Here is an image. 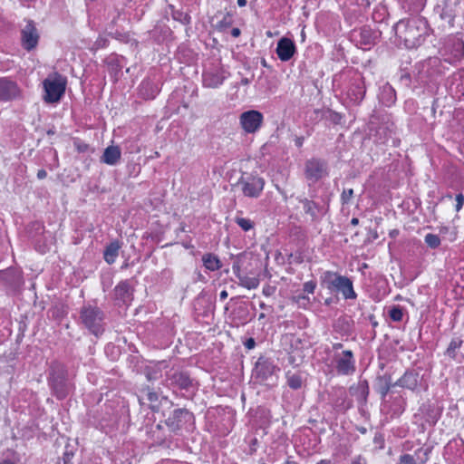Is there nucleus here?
<instances>
[{
	"label": "nucleus",
	"instance_id": "37",
	"mask_svg": "<svg viewBox=\"0 0 464 464\" xmlns=\"http://www.w3.org/2000/svg\"><path fill=\"white\" fill-rule=\"evenodd\" d=\"M276 291V287L274 286H271V285H266L264 288H263V294L266 296H270L272 295Z\"/></svg>",
	"mask_w": 464,
	"mask_h": 464
},
{
	"label": "nucleus",
	"instance_id": "39",
	"mask_svg": "<svg viewBox=\"0 0 464 464\" xmlns=\"http://www.w3.org/2000/svg\"><path fill=\"white\" fill-rule=\"evenodd\" d=\"M72 456V453L65 452V453L63 454V464H67V463L70 461V459H71Z\"/></svg>",
	"mask_w": 464,
	"mask_h": 464
},
{
	"label": "nucleus",
	"instance_id": "23",
	"mask_svg": "<svg viewBox=\"0 0 464 464\" xmlns=\"http://www.w3.org/2000/svg\"><path fill=\"white\" fill-rule=\"evenodd\" d=\"M121 246L118 241L111 242L104 250V259L108 264H113L119 255Z\"/></svg>",
	"mask_w": 464,
	"mask_h": 464
},
{
	"label": "nucleus",
	"instance_id": "30",
	"mask_svg": "<svg viewBox=\"0 0 464 464\" xmlns=\"http://www.w3.org/2000/svg\"><path fill=\"white\" fill-rule=\"evenodd\" d=\"M235 221L244 231H248L254 227L253 221L248 218L237 217Z\"/></svg>",
	"mask_w": 464,
	"mask_h": 464
},
{
	"label": "nucleus",
	"instance_id": "9",
	"mask_svg": "<svg viewBox=\"0 0 464 464\" xmlns=\"http://www.w3.org/2000/svg\"><path fill=\"white\" fill-rule=\"evenodd\" d=\"M277 371H279V369L268 358L260 357L256 362L255 375L256 378L259 379L261 382L272 379Z\"/></svg>",
	"mask_w": 464,
	"mask_h": 464
},
{
	"label": "nucleus",
	"instance_id": "8",
	"mask_svg": "<svg viewBox=\"0 0 464 464\" xmlns=\"http://www.w3.org/2000/svg\"><path fill=\"white\" fill-rule=\"evenodd\" d=\"M263 114L258 111H245L240 115V124L247 133H255L263 123Z\"/></svg>",
	"mask_w": 464,
	"mask_h": 464
},
{
	"label": "nucleus",
	"instance_id": "6",
	"mask_svg": "<svg viewBox=\"0 0 464 464\" xmlns=\"http://www.w3.org/2000/svg\"><path fill=\"white\" fill-rule=\"evenodd\" d=\"M244 196L258 198L264 189L265 180L253 175L243 176L237 183Z\"/></svg>",
	"mask_w": 464,
	"mask_h": 464
},
{
	"label": "nucleus",
	"instance_id": "26",
	"mask_svg": "<svg viewBox=\"0 0 464 464\" xmlns=\"http://www.w3.org/2000/svg\"><path fill=\"white\" fill-rule=\"evenodd\" d=\"M205 267L210 271H216L221 267V262L216 255L206 254L202 256Z\"/></svg>",
	"mask_w": 464,
	"mask_h": 464
},
{
	"label": "nucleus",
	"instance_id": "49",
	"mask_svg": "<svg viewBox=\"0 0 464 464\" xmlns=\"http://www.w3.org/2000/svg\"><path fill=\"white\" fill-rule=\"evenodd\" d=\"M0 464H14V463L12 461H10V460H4Z\"/></svg>",
	"mask_w": 464,
	"mask_h": 464
},
{
	"label": "nucleus",
	"instance_id": "16",
	"mask_svg": "<svg viewBox=\"0 0 464 464\" xmlns=\"http://www.w3.org/2000/svg\"><path fill=\"white\" fill-rule=\"evenodd\" d=\"M225 78L226 76L223 72L218 70L209 71L204 73L203 82L208 88H218L223 83Z\"/></svg>",
	"mask_w": 464,
	"mask_h": 464
},
{
	"label": "nucleus",
	"instance_id": "19",
	"mask_svg": "<svg viewBox=\"0 0 464 464\" xmlns=\"http://www.w3.org/2000/svg\"><path fill=\"white\" fill-rule=\"evenodd\" d=\"M115 297L123 304L129 303L132 299V290L127 281L121 282L114 289Z\"/></svg>",
	"mask_w": 464,
	"mask_h": 464
},
{
	"label": "nucleus",
	"instance_id": "2",
	"mask_svg": "<svg viewBox=\"0 0 464 464\" xmlns=\"http://www.w3.org/2000/svg\"><path fill=\"white\" fill-rule=\"evenodd\" d=\"M67 80L58 72L50 74L44 82V100L47 103H54L64 94Z\"/></svg>",
	"mask_w": 464,
	"mask_h": 464
},
{
	"label": "nucleus",
	"instance_id": "40",
	"mask_svg": "<svg viewBox=\"0 0 464 464\" xmlns=\"http://www.w3.org/2000/svg\"><path fill=\"white\" fill-rule=\"evenodd\" d=\"M47 173L44 169H39L37 172V178L39 179H43L46 177Z\"/></svg>",
	"mask_w": 464,
	"mask_h": 464
},
{
	"label": "nucleus",
	"instance_id": "21",
	"mask_svg": "<svg viewBox=\"0 0 464 464\" xmlns=\"http://www.w3.org/2000/svg\"><path fill=\"white\" fill-rule=\"evenodd\" d=\"M380 101L386 106H390L395 102L396 95L393 88L386 83L382 88L381 93L379 95Z\"/></svg>",
	"mask_w": 464,
	"mask_h": 464
},
{
	"label": "nucleus",
	"instance_id": "45",
	"mask_svg": "<svg viewBox=\"0 0 464 464\" xmlns=\"http://www.w3.org/2000/svg\"><path fill=\"white\" fill-rule=\"evenodd\" d=\"M241 83H242L243 85H248V84L250 83V80H249L248 78H243V79L241 80Z\"/></svg>",
	"mask_w": 464,
	"mask_h": 464
},
{
	"label": "nucleus",
	"instance_id": "46",
	"mask_svg": "<svg viewBox=\"0 0 464 464\" xmlns=\"http://www.w3.org/2000/svg\"><path fill=\"white\" fill-rule=\"evenodd\" d=\"M237 5L240 6V7H243L246 5V0H237Z\"/></svg>",
	"mask_w": 464,
	"mask_h": 464
},
{
	"label": "nucleus",
	"instance_id": "18",
	"mask_svg": "<svg viewBox=\"0 0 464 464\" xmlns=\"http://www.w3.org/2000/svg\"><path fill=\"white\" fill-rule=\"evenodd\" d=\"M370 135L373 137L375 142L380 144H386L390 141V140H393L392 131L386 124L380 125L374 130V133H370Z\"/></svg>",
	"mask_w": 464,
	"mask_h": 464
},
{
	"label": "nucleus",
	"instance_id": "41",
	"mask_svg": "<svg viewBox=\"0 0 464 464\" xmlns=\"http://www.w3.org/2000/svg\"><path fill=\"white\" fill-rule=\"evenodd\" d=\"M148 399L150 401H154L158 400V396H157V394L155 392H149L148 393Z\"/></svg>",
	"mask_w": 464,
	"mask_h": 464
},
{
	"label": "nucleus",
	"instance_id": "51",
	"mask_svg": "<svg viewBox=\"0 0 464 464\" xmlns=\"http://www.w3.org/2000/svg\"><path fill=\"white\" fill-rule=\"evenodd\" d=\"M261 63H262L263 66H266V62L265 59L262 60Z\"/></svg>",
	"mask_w": 464,
	"mask_h": 464
},
{
	"label": "nucleus",
	"instance_id": "20",
	"mask_svg": "<svg viewBox=\"0 0 464 464\" xmlns=\"http://www.w3.org/2000/svg\"><path fill=\"white\" fill-rule=\"evenodd\" d=\"M419 382V374L413 372H406L404 375L400 378L394 385H398L410 390H414Z\"/></svg>",
	"mask_w": 464,
	"mask_h": 464
},
{
	"label": "nucleus",
	"instance_id": "27",
	"mask_svg": "<svg viewBox=\"0 0 464 464\" xmlns=\"http://www.w3.org/2000/svg\"><path fill=\"white\" fill-rule=\"evenodd\" d=\"M301 202L303 203L304 212L314 218L316 217L317 205L314 201H310L306 198L302 199Z\"/></svg>",
	"mask_w": 464,
	"mask_h": 464
},
{
	"label": "nucleus",
	"instance_id": "52",
	"mask_svg": "<svg viewBox=\"0 0 464 464\" xmlns=\"http://www.w3.org/2000/svg\"><path fill=\"white\" fill-rule=\"evenodd\" d=\"M263 318H265V314H260L259 319H263Z\"/></svg>",
	"mask_w": 464,
	"mask_h": 464
},
{
	"label": "nucleus",
	"instance_id": "38",
	"mask_svg": "<svg viewBox=\"0 0 464 464\" xmlns=\"http://www.w3.org/2000/svg\"><path fill=\"white\" fill-rule=\"evenodd\" d=\"M256 345V342L253 338H249L246 340V342L245 343V346L247 348V349H253Z\"/></svg>",
	"mask_w": 464,
	"mask_h": 464
},
{
	"label": "nucleus",
	"instance_id": "13",
	"mask_svg": "<svg viewBox=\"0 0 464 464\" xmlns=\"http://www.w3.org/2000/svg\"><path fill=\"white\" fill-rule=\"evenodd\" d=\"M336 363V369L341 374L347 375L353 373L355 370L352 351H343V355L337 359Z\"/></svg>",
	"mask_w": 464,
	"mask_h": 464
},
{
	"label": "nucleus",
	"instance_id": "22",
	"mask_svg": "<svg viewBox=\"0 0 464 464\" xmlns=\"http://www.w3.org/2000/svg\"><path fill=\"white\" fill-rule=\"evenodd\" d=\"M169 380L171 383L177 384L181 389H188L192 385V380L185 372H175Z\"/></svg>",
	"mask_w": 464,
	"mask_h": 464
},
{
	"label": "nucleus",
	"instance_id": "53",
	"mask_svg": "<svg viewBox=\"0 0 464 464\" xmlns=\"http://www.w3.org/2000/svg\"><path fill=\"white\" fill-rule=\"evenodd\" d=\"M185 21L186 23H188V18L187 17V15L185 16Z\"/></svg>",
	"mask_w": 464,
	"mask_h": 464
},
{
	"label": "nucleus",
	"instance_id": "1",
	"mask_svg": "<svg viewBox=\"0 0 464 464\" xmlns=\"http://www.w3.org/2000/svg\"><path fill=\"white\" fill-rule=\"evenodd\" d=\"M104 320L105 314L100 307L92 304H85L81 308V324L95 336L103 333Z\"/></svg>",
	"mask_w": 464,
	"mask_h": 464
},
{
	"label": "nucleus",
	"instance_id": "28",
	"mask_svg": "<svg viewBox=\"0 0 464 464\" xmlns=\"http://www.w3.org/2000/svg\"><path fill=\"white\" fill-rule=\"evenodd\" d=\"M287 383L292 389H300L302 386V378L298 374L288 375Z\"/></svg>",
	"mask_w": 464,
	"mask_h": 464
},
{
	"label": "nucleus",
	"instance_id": "43",
	"mask_svg": "<svg viewBox=\"0 0 464 464\" xmlns=\"http://www.w3.org/2000/svg\"><path fill=\"white\" fill-rule=\"evenodd\" d=\"M352 464H365V461L361 457H359L355 460H353Z\"/></svg>",
	"mask_w": 464,
	"mask_h": 464
},
{
	"label": "nucleus",
	"instance_id": "10",
	"mask_svg": "<svg viewBox=\"0 0 464 464\" xmlns=\"http://www.w3.org/2000/svg\"><path fill=\"white\" fill-rule=\"evenodd\" d=\"M193 420V414L186 409H177L167 418L166 425L172 430H180L187 422Z\"/></svg>",
	"mask_w": 464,
	"mask_h": 464
},
{
	"label": "nucleus",
	"instance_id": "29",
	"mask_svg": "<svg viewBox=\"0 0 464 464\" xmlns=\"http://www.w3.org/2000/svg\"><path fill=\"white\" fill-rule=\"evenodd\" d=\"M390 317L394 322H401L403 317L402 308L400 306H392L389 311Z\"/></svg>",
	"mask_w": 464,
	"mask_h": 464
},
{
	"label": "nucleus",
	"instance_id": "44",
	"mask_svg": "<svg viewBox=\"0 0 464 464\" xmlns=\"http://www.w3.org/2000/svg\"><path fill=\"white\" fill-rule=\"evenodd\" d=\"M227 297V292L226 290H223V291L220 293V299H221V300H225Z\"/></svg>",
	"mask_w": 464,
	"mask_h": 464
},
{
	"label": "nucleus",
	"instance_id": "15",
	"mask_svg": "<svg viewBox=\"0 0 464 464\" xmlns=\"http://www.w3.org/2000/svg\"><path fill=\"white\" fill-rule=\"evenodd\" d=\"M121 158V150L119 146L111 145L107 147L101 157V162L110 166L116 165Z\"/></svg>",
	"mask_w": 464,
	"mask_h": 464
},
{
	"label": "nucleus",
	"instance_id": "42",
	"mask_svg": "<svg viewBox=\"0 0 464 464\" xmlns=\"http://www.w3.org/2000/svg\"><path fill=\"white\" fill-rule=\"evenodd\" d=\"M241 32L238 28H233L231 31V35L233 37H238L240 35Z\"/></svg>",
	"mask_w": 464,
	"mask_h": 464
},
{
	"label": "nucleus",
	"instance_id": "33",
	"mask_svg": "<svg viewBox=\"0 0 464 464\" xmlns=\"http://www.w3.org/2000/svg\"><path fill=\"white\" fill-rule=\"evenodd\" d=\"M353 190L352 188L343 189L341 195V200L343 204L349 203L350 199L353 198Z\"/></svg>",
	"mask_w": 464,
	"mask_h": 464
},
{
	"label": "nucleus",
	"instance_id": "17",
	"mask_svg": "<svg viewBox=\"0 0 464 464\" xmlns=\"http://www.w3.org/2000/svg\"><path fill=\"white\" fill-rule=\"evenodd\" d=\"M421 37V34L419 33L416 21L408 22L405 29L404 40L407 45L414 46Z\"/></svg>",
	"mask_w": 464,
	"mask_h": 464
},
{
	"label": "nucleus",
	"instance_id": "50",
	"mask_svg": "<svg viewBox=\"0 0 464 464\" xmlns=\"http://www.w3.org/2000/svg\"><path fill=\"white\" fill-rule=\"evenodd\" d=\"M260 308H262V309H266V305L264 303H261V304H260Z\"/></svg>",
	"mask_w": 464,
	"mask_h": 464
},
{
	"label": "nucleus",
	"instance_id": "32",
	"mask_svg": "<svg viewBox=\"0 0 464 464\" xmlns=\"http://www.w3.org/2000/svg\"><path fill=\"white\" fill-rule=\"evenodd\" d=\"M460 344H461V341L452 340L446 351L447 354L451 358H455L456 357V350L458 348H459Z\"/></svg>",
	"mask_w": 464,
	"mask_h": 464
},
{
	"label": "nucleus",
	"instance_id": "12",
	"mask_svg": "<svg viewBox=\"0 0 464 464\" xmlns=\"http://www.w3.org/2000/svg\"><path fill=\"white\" fill-rule=\"evenodd\" d=\"M295 53V43L286 37L281 38L276 46V53L283 62L289 61Z\"/></svg>",
	"mask_w": 464,
	"mask_h": 464
},
{
	"label": "nucleus",
	"instance_id": "48",
	"mask_svg": "<svg viewBox=\"0 0 464 464\" xmlns=\"http://www.w3.org/2000/svg\"><path fill=\"white\" fill-rule=\"evenodd\" d=\"M399 234V231L394 229L390 232L391 237H394Z\"/></svg>",
	"mask_w": 464,
	"mask_h": 464
},
{
	"label": "nucleus",
	"instance_id": "3",
	"mask_svg": "<svg viewBox=\"0 0 464 464\" xmlns=\"http://www.w3.org/2000/svg\"><path fill=\"white\" fill-rule=\"evenodd\" d=\"M322 283L331 291L341 292L346 299H354L356 297L353 282L346 276L326 271L322 277Z\"/></svg>",
	"mask_w": 464,
	"mask_h": 464
},
{
	"label": "nucleus",
	"instance_id": "14",
	"mask_svg": "<svg viewBox=\"0 0 464 464\" xmlns=\"http://www.w3.org/2000/svg\"><path fill=\"white\" fill-rule=\"evenodd\" d=\"M234 275L238 279V285L246 289H256L259 285V279L257 277H250L243 275L240 270V265L238 262H235L232 266Z\"/></svg>",
	"mask_w": 464,
	"mask_h": 464
},
{
	"label": "nucleus",
	"instance_id": "11",
	"mask_svg": "<svg viewBox=\"0 0 464 464\" xmlns=\"http://www.w3.org/2000/svg\"><path fill=\"white\" fill-rule=\"evenodd\" d=\"M20 96L17 84L8 78H0V100L11 101Z\"/></svg>",
	"mask_w": 464,
	"mask_h": 464
},
{
	"label": "nucleus",
	"instance_id": "24",
	"mask_svg": "<svg viewBox=\"0 0 464 464\" xmlns=\"http://www.w3.org/2000/svg\"><path fill=\"white\" fill-rule=\"evenodd\" d=\"M395 386L394 383H392L391 377L389 376H382L377 379L376 389L377 392L384 398L392 387Z\"/></svg>",
	"mask_w": 464,
	"mask_h": 464
},
{
	"label": "nucleus",
	"instance_id": "5",
	"mask_svg": "<svg viewBox=\"0 0 464 464\" xmlns=\"http://www.w3.org/2000/svg\"><path fill=\"white\" fill-rule=\"evenodd\" d=\"M327 175L328 167L324 160L313 158L304 163V176L309 182L315 183Z\"/></svg>",
	"mask_w": 464,
	"mask_h": 464
},
{
	"label": "nucleus",
	"instance_id": "36",
	"mask_svg": "<svg viewBox=\"0 0 464 464\" xmlns=\"http://www.w3.org/2000/svg\"><path fill=\"white\" fill-rule=\"evenodd\" d=\"M315 289V283L309 281L304 284V291L308 294H313Z\"/></svg>",
	"mask_w": 464,
	"mask_h": 464
},
{
	"label": "nucleus",
	"instance_id": "47",
	"mask_svg": "<svg viewBox=\"0 0 464 464\" xmlns=\"http://www.w3.org/2000/svg\"><path fill=\"white\" fill-rule=\"evenodd\" d=\"M351 224L353 226H357L359 224V219L356 218H353L352 220H351Z\"/></svg>",
	"mask_w": 464,
	"mask_h": 464
},
{
	"label": "nucleus",
	"instance_id": "34",
	"mask_svg": "<svg viewBox=\"0 0 464 464\" xmlns=\"http://www.w3.org/2000/svg\"><path fill=\"white\" fill-rule=\"evenodd\" d=\"M231 23H232V20H231V16L227 14V15L224 16V18L219 22L218 27L219 29H224V28H227L231 25Z\"/></svg>",
	"mask_w": 464,
	"mask_h": 464
},
{
	"label": "nucleus",
	"instance_id": "7",
	"mask_svg": "<svg viewBox=\"0 0 464 464\" xmlns=\"http://www.w3.org/2000/svg\"><path fill=\"white\" fill-rule=\"evenodd\" d=\"M39 33L32 20L26 21V24L21 30V44L26 51L34 49L39 41Z\"/></svg>",
	"mask_w": 464,
	"mask_h": 464
},
{
	"label": "nucleus",
	"instance_id": "25",
	"mask_svg": "<svg viewBox=\"0 0 464 464\" xmlns=\"http://www.w3.org/2000/svg\"><path fill=\"white\" fill-rule=\"evenodd\" d=\"M430 452V449H426L423 452V458L420 459V463L417 462L416 459L411 454H403L400 456L399 461L397 464H424L429 459V454Z\"/></svg>",
	"mask_w": 464,
	"mask_h": 464
},
{
	"label": "nucleus",
	"instance_id": "35",
	"mask_svg": "<svg viewBox=\"0 0 464 464\" xmlns=\"http://www.w3.org/2000/svg\"><path fill=\"white\" fill-rule=\"evenodd\" d=\"M456 202L455 209L459 212L464 204V196L461 193L456 196Z\"/></svg>",
	"mask_w": 464,
	"mask_h": 464
},
{
	"label": "nucleus",
	"instance_id": "4",
	"mask_svg": "<svg viewBox=\"0 0 464 464\" xmlns=\"http://www.w3.org/2000/svg\"><path fill=\"white\" fill-rule=\"evenodd\" d=\"M66 371L63 364L53 363L50 369L49 384L58 399H63L70 392V384L65 378Z\"/></svg>",
	"mask_w": 464,
	"mask_h": 464
},
{
	"label": "nucleus",
	"instance_id": "31",
	"mask_svg": "<svg viewBox=\"0 0 464 464\" xmlns=\"http://www.w3.org/2000/svg\"><path fill=\"white\" fill-rule=\"evenodd\" d=\"M425 243L431 248H436L440 245V237L435 234H427Z\"/></svg>",
	"mask_w": 464,
	"mask_h": 464
}]
</instances>
